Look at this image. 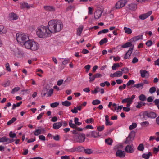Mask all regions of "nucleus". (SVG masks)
Wrapping results in <instances>:
<instances>
[{"instance_id": "f257e3e1", "label": "nucleus", "mask_w": 159, "mask_h": 159, "mask_svg": "<svg viewBox=\"0 0 159 159\" xmlns=\"http://www.w3.org/2000/svg\"><path fill=\"white\" fill-rule=\"evenodd\" d=\"M63 28V25L60 20H54L49 21L47 27L50 34L51 33H55L60 32Z\"/></svg>"}, {"instance_id": "f03ea898", "label": "nucleus", "mask_w": 159, "mask_h": 159, "mask_svg": "<svg viewBox=\"0 0 159 159\" xmlns=\"http://www.w3.org/2000/svg\"><path fill=\"white\" fill-rule=\"evenodd\" d=\"M36 34L40 38H44L50 35L47 28L46 26H41L36 30Z\"/></svg>"}, {"instance_id": "7ed1b4c3", "label": "nucleus", "mask_w": 159, "mask_h": 159, "mask_svg": "<svg viewBox=\"0 0 159 159\" xmlns=\"http://www.w3.org/2000/svg\"><path fill=\"white\" fill-rule=\"evenodd\" d=\"M26 41L24 44L26 48L33 51H36L38 49L39 46L37 43L29 39Z\"/></svg>"}, {"instance_id": "20e7f679", "label": "nucleus", "mask_w": 159, "mask_h": 159, "mask_svg": "<svg viewBox=\"0 0 159 159\" xmlns=\"http://www.w3.org/2000/svg\"><path fill=\"white\" fill-rule=\"evenodd\" d=\"M16 39L18 43L21 45L24 46V44L29 40V37L24 34H17L16 35Z\"/></svg>"}, {"instance_id": "39448f33", "label": "nucleus", "mask_w": 159, "mask_h": 159, "mask_svg": "<svg viewBox=\"0 0 159 159\" xmlns=\"http://www.w3.org/2000/svg\"><path fill=\"white\" fill-rule=\"evenodd\" d=\"M85 139V134L83 133H81L77 135L74 136L73 140L74 142L82 143L84 141Z\"/></svg>"}, {"instance_id": "423d86ee", "label": "nucleus", "mask_w": 159, "mask_h": 159, "mask_svg": "<svg viewBox=\"0 0 159 159\" xmlns=\"http://www.w3.org/2000/svg\"><path fill=\"white\" fill-rule=\"evenodd\" d=\"M135 132L134 131H132L129 134L128 136L126 138L125 143L127 144H130L132 142L135 136Z\"/></svg>"}, {"instance_id": "0eeeda50", "label": "nucleus", "mask_w": 159, "mask_h": 159, "mask_svg": "<svg viewBox=\"0 0 159 159\" xmlns=\"http://www.w3.org/2000/svg\"><path fill=\"white\" fill-rule=\"evenodd\" d=\"M119 147L118 145H116L114 147V150H116L117 149L116 152V155L121 158L124 157L125 156V152L119 149Z\"/></svg>"}, {"instance_id": "6e6552de", "label": "nucleus", "mask_w": 159, "mask_h": 159, "mask_svg": "<svg viewBox=\"0 0 159 159\" xmlns=\"http://www.w3.org/2000/svg\"><path fill=\"white\" fill-rule=\"evenodd\" d=\"M127 2L126 0H121L118 1L115 5V7L113 8L112 9L114 10L116 8L120 9L124 6Z\"/></svg>"}, {"instance_id": "1a4fd4ad", "label": "nucleus", "mask_w": 159, "mask_h": 159, "mask_svg": "<svg viewBox=\"0 0 159 159\" xmlns=\"http://www.w3.org/2000/svg\"><path fill=\"white\" fill-rule=\"evenodd\" d=\"M152 13V11H150L148 12L140 15L139 16V18L141 20H143L149 17Z\"/></svg>"}, {"instance_id": "9d476101", "label": "nucleus", "mask_w": 159, "mask_h": 159, "mask_svg": "<svg viewBox=\"0 0 159 159\" xmlns=\"http://www.w3.org/2000/svg\"><path fill=\"white\" fill-rule=\"evenodd\" d=\"M133 48L134 46H133L132 47H131L129 48V50L127 51L124 57V59H126L129 58L131 55V54Z\"/></svg>"}, {"instance_id": "9b49d317", "label": "nucleus", "mask_w": 159, "mask_h": 159, "mask_svg": "<svg viewBox=\"0 0 159 159\" xmlns=\"http://www.w3.org/2000/svg\"><path fill=\"white\" fill-rule=\"evenodd\" d=\"M125 150L127 153H132L134 152L133 145H128L126 146L125 148Z\"/></svg>"}, {"instance_id": "f8f14e48", "label": "nucleus", "mask_w": 159, "mask_h": 159, "mask_svg": "<svg viewBox=\"0 0 159 159\" xmlns=\"http://www.w3.org/2000/svg\"><path fill=\"white\" fill-rule=\"evenodd\" d=\"M21 8V9H24L26 8L27 9H30V7L33 6V4H28L27 3L23 2L20 4Z\"/></svg>"}, {"instance_id": "ddd939ff", "label": "nucleus", "mask_w": 159, "mask_h": 159, "mask_svg": "<svg viewBox=\"0 0 159 159\" xmlns=\"http://www.w3.org/2000/svg\"><path fill=\"white\" fill-rule=\"evenodd\" d=\"M145 115H146L147 116L151 118H155L157 116L156 113L154 112H148L146 113Z\"/></svg>"}, {"instance_id": "4468645a", "label": "nucleus", "mask_w": 159, "mask_h": 159, "mask_svg": "<svg viewBox=\"0 0 159 159\" xmlns=\"http://www.w3.org/2000/svg\"><path fill=\"white\" fill-rule=\"evenodd\" d=\"M143 35H139L132 38L130 39V41L131 42H135L139 39H142L143 38Z\"/></svg>"}, {"instance_id": "2eb2a0df", "label": "nucleus", "mask_w": 159, "mask_h": 159, "mask_svg": "<svg viewBox=\"0 0 159 159\" xmlns=\"http://www.w3.org/2000/svg\"><path fill=\"white\" fill-rule=\"evenodd\" d=\"M62 125V123L61 122L54 123L53 124V128L54 129L57 130L61 127Z\"/></svg>"}, {"instance_id": "dca6fc26", "label": "nucleus", "mask_w": 159, "mask_h": 159, "mask_svg": "<svg viewBox=\"0 0 159 159\" xmlns=\"http://www.w3.org/2000/svg\"><path fill=\"white\" fill-rule=\"evenodd\" d=\"M141 76L142 78H144L146 75L148 76H149V73L146 70H141L140 71Z\"/></svg>"}, {"instance_id": "f3484780", "label": "nucleus", "mask_w": 159, "mask_h": 159, "mask_svg": "<svg viewBox=\"0 0 159 159\" xmlns=\"http://www.w3.org/2000/svg\"><path fill=\"white\" fill-rule=\"evenodd\" d=\"M102 13V12L100 10L96 11L94 13L95 18V19H99L101 16Z\"/></svg>"}, {"instance_id": "a211bd4d", "label": "nucleus", "mask_w": 159, "mask_h": 159, "mask_svg": "<svg viewBox=\"0 0 159 159\" xmlns=\"http://www.w3.org/2000/svg\"><path fill=\"white\" fill-rule=\"evenodd\" d=\"M44 9L48 11H55V8L52 6H44Z\"/></svg>"}, {"instance_id": "6ab92c4d", "label": "nucleus", "mask_w": 159, "mask_h": 159, "mask_svg": "<svg viewBox=\"0 0 159 159\" xmlns=\"http://www.w3.org/2000/svg\"><path fill=\"white\" fill-rule=\"evenodd\" d=\"M45 131V130L44 129H38L34 131V134L35 136H38L41 133V131Z\"/></svg>"}, {"instance_id": "aec40b11", "label": "nucleus", "mask_w": 159, "mask_h": 159, "mask_svg": "<svg viewBox=\"0 0 159 159\" xmlns=\"http://www.w3.org/2000/svg\"><path fill=\"white\" fill-rule=\"evenodd\" d=\"M144 85V83L141 82L140 83H138L134 84L133 86H132L131 87H135L136 88L138 89L141 88V89H142Z\"/></svg>"}, {"instance_id": "412c9836", "label": "nucleus", "mask_w": 159, "mask_h": 159, "mask_svg": "<svg viewBox=\"0 0 159 159\" xmlns=\"http://www.w3.org/2000/svg\"><path fill=\"white\" fill-rule=\"evenodd\" d=\"M83 26L82 25H80L78 28L77 30V35L80 36L83 31Z\"/></svg>"}, {"instance_id": "4be33fe9", "label": "nucleus", "mask_w": 159, "mask_h": 159, "mask_svg": "<svg viewBox=\"0 0 159 159\" xmlns=\"http://www.w3.org/2000/svg\"><path fill=\"white\" fill-rule=\"evenodd\" d=\"M152 153L150 152H148V154L143 153L142 155V157L145 159H148L150 156H152Z\"/></svg>"}, {"instance_id": "5701e85b", "label": "nucleus", "mask_w": 159, "mask_h": 159, "mask_svg": "<svg viewBox=\"0 0 159 159\" xmlns=\"http://www.w3.org/2000/svg\"><path fill=\"white\" fill-rule=\"evenodd\" d=\"M49 90V88H47L46 87L45 88L43 89L41 93V95L42 97H43L45 96L46 94H47V93L48 92V90Z\"/></svg>"}, {"instance_id": "b1692460", "label": "nucleus", "mask_w": 159, "mask_h": 159, "mask_svg": "<svg viewBox=\"0 0 159 159\" xmlns=\"http://www.w3.org/2000/svg\"><path fill=\"white\" fill-rule=\"evenodd\" d=\"M131 42L130 41V42H128L126 43L125 44H123L122 45V47L123 48H127L128 47H133V46H134V45H133L131 43Z\"/></svg>"}, {"instance_id": "393cba45", "label": "nucleus", "mask_w": 159, "mask_h": 159, "mask_svg": "<svg viewBox=\"0 0 159 159\" xmlns=\"http://www.w3.org/2000/svg\"><path fill=\"white\" fill-rule=\"evenodd\" d=\"M105 142L106 144L109 145H111L113 142V140L111 139L110 138H108L105 139Z\"/></svg>"}, {"instance_id": "a878e982", "label": "nucleus", "mask_w": 159, "mask_h": 159, "mask_svg": "<svg viewBox=\"0 0 159 159\" xmlns=\"http://www.w3.org/2000/svg\"><path fill=\"white\" fill-rule=\"evenodd\" d=\"M99 132H97L95 131H92L91 133V137H93V138H96L99 137Z\"/></svg>"}, {"instance_id": "bb28decb", "label": "nucleus", "mask_w": 159, "mask_h": 159, "mask_svg": "<svg viewBox=\"0 0 159 159\" xmlns=\"http://www.w3.org/2000/svg\"><path fill=\"white\" fill-rule=\"evenodd\" d=\"M105 124L106 125H112V123L109 120V117L108 115L105 116Z\"/></svg>"}, {"instance_id": "cd10ccee", "label": "nucleus", "mask_w": 159, "mask_h": 159, "mask_svg": "<svg viewBox=\"0 0 159 159\" xmlns=\"http://www.w3.org/2000/svg\"><path fill=\"white\" fill-rule=\"evenodd\" d=\"M10 18L13 20H16L18 19L16 15L14 13H11L9 14Z\"/></svg>"}, {"instance_id": "c85d7f7f", "label": "nucleus", "mask_w": 159, "mask_h": 159, "mask_svg": "<svg viewBox=\"0 0 159 159\" xmlns=\"http://www.w3.org/2000/svg\"><path fill=\"white\" fill-rule=\"evenodd\" d=\"M140 125L142 127H147L149 126V123L148 121H146L141 122Z\"/></svg>"}, {"instance_id": "c756f323", "label": "nucleus", "mask_w": 159, "mask_h": 159, "mask_svg": "<svg viewBox=\"0 0 159 159\" xmlns=\"http://www.w3.org/2000/svg\"><path fill=\"white\" fill-rule=\"evenodd\" d=\"M124 29L125 30V32L127 34H130L132 32V30L130 28L125 27H124Z\"/></svg>"}, {"instance_id": "7c9ffc66", "label": "nucleus", "mask_w": 159, "mask_h": 159, "mask_svg": "<svg viewBox=\"0 0 159 159\" xmlns=\"http://www.w3.org/2000/svg\"><path fill=\"white\" fill-rule=\"evenodd\" d=\"M61 103L62 105L67 107L70 106L71 105V103L68 101H65L62 102Z\"/></svg>"}, {"instance_id": "2f4dec72", "label": "nucleus", "mask_w": 159, "mask_h": 159, "mask_svg": "<svg viewBox=\"0 0 159 159\" xmlns=\"http://www.w3.org/2000/svg\"><path fill=\"white\" fill-rule=\"evenodd\" d=\"M137 7V5L135 4H131L129 5V9L132 10H135Z\"/></svg>"}, {"instance_id": "473e14b6", "label": "nucleus", "mask_w": 159, "mask_h": 159, "mask_svg": "<svg viewBox=\"0 0 159 159\" xmlns=\"http://www.w3.org/2000/svg\"><path fill=\"white\" fill-rule=\"evenodd\" d=\"M139 100L141 101H144L146 100V97L143 94H141L139 97Z\"/></svg>"}, {"instance_id": "72a5a7b5", "label": "nucleus", "mask_w": 159, "mask_h": 159, "mask_svg": "<svg viewBox=\"0 0 159 159\" xmlns=\"http://www.w3.org/2000/svg\"><path fill=\"white\" fill-rule=\"evenodd\" d=\"M16 118L13 117L7 123V125H10L11 124L16 121Z\"/></svg>"}, {"instance_id": "f704fd0d", "label": "nucleus", "mask_w": 159, "mask_h": 159, "mask_svg": "<svg viewBox=\"0 0 159 159\" xmlns=\"http://www.w3.org/2000/svg\"><path fill=\"white\" fill-rule=\"evenodd\" d=\"M144 148L143 144V143L140 144L137 147V149L140 151H143Z\"/></svg>"}, {"instance_id": "c9c22d12", "label": "nucleus", "mask_w": 159, "mask_h": 159, "mask_svg": "<svg viewBox=\"0 0 159 159\" xmlns=\"http://www.w3.org/2000/svg\"><path fill=\"white\" fill-rule=\"evenodd\" d=\"M22 103V102L20 101V102L17 103L16 104H13L12 105V109L14 110L16 107L20 106Z\"/></svg>"}, {"instance_id": "e433bc0d", "label": "nucleus", "mask_w": 159, "mask_h": 159, "mask_svg": "<svg viewBox=\"0 0 159 159\" xmlns=\"http://www.w3.org/2000/svg\"><path fill=\"white\" fill-rule=\"evenodd\" d=\"M92 93L93 94H96L98 92L100 91V88L98 86H96L94 90H92Z\"/></svg>"}, {"instance_id": "4c0bfd02", "label": "nucleus", "mask_w": 159, "mask_h": 159, "mask_svg": "<svg viewBox=\"0 0 159 159\" xmlns=\"http://www.w3.org/2000/svg\"><path fill=\"white\" fill-rule=\"evenodd\" d=\"M84 152L88 154H92L93 152L92 150L91 149H84Z\"/></svg>"}, {"instance_id": "58836bf2", "label": "nucleus", "mask_w": 159, "mask_h": 159, "mask_svg": "<svg viewBox=\"0 0 159 159\" xmlns=\"http://www.w3.org/2000/svg\"><path fill=\"white\" fill-rule=\"evenodd\" d=\"M8 139L5 136L0 138V142H7Z\"/></svg>"}, {"instance_id": "ea45409f", "label": "nucleus", "mask_w": 159, "mask_h": 159, "mask_svg": "<svg viewBox=\"0 0 159 159\" xmlns=\"http://www.w3.org/2000/svg\"><path fill=\"white\" fill-rule=\"evenodd\" d=\"M109 31V30L108 29H104L100 31L98 33V35H99L102 33H107Z\"/></svg>"}, {"instance_id": "a19ab883", "label": "nucleus", "mask_w": 159, "mask_h": 159, "mask_svg": "<svg viewBox=\"0 0 159 159\" xmlns=\"http://www.w3.org/2000/svg\"><path fill=\"white\" fill-rule=\"evenodd\" d=\"M53 89L51 88L49 90H48V92L47 93V96H51L53 93Z\"/></svg>"}, {"instance_id": "79ce46f5", "label": "nucleus", "mask_w": 159, "mask_h": 159, "mask_svg": "<svg viewBox=\"0 0 159 159\" xmlns=\"http://www.w3.org/2000/svg\"><path fill=\"white\" fill-rule=\"evenodd\" d=\"M137 124L136 123H133L132 124L130 125L129 127V130H132L137 127Z\"/></svg>"}, {"instance_id": "37998d69", "label": "nucleus", "mask_w": 159, "mask_h": 159, "mask_svg": "<svg viewBox=\"0 0 159 159\" xmlns=\"http://www.w3.org/2000/svg\"><path fill=\"white\" fill-rule=\"evenodd\" d=\"M108 41L107 39V38H104L103 39H102L99 42L100 44L102 45L104 43H107Z\"/></svg>"}, {"instance_id": "c03bdc74", "label": "nucleus", "mask_w": 159, "mask_h": 159, "mask_svg": "<svg viewBox=\"0 0 159 159\" xmlns=\"http://www.w3.org/2000/svg\"><path fill=\"white\" fill-rule=\"evenodd\" d=\"M79 119L77 117L74 118V122L76 125H80L82 124L81 122H78Z\"/></svg>"}, {"instance_id": "a18cd8bd", "label": "nucleus", "mask_w": 159, "mask_h": 159, "mask_svg": "<svg viewBox=\"0 0 159 159\" xmlns=\"http://www.w3.org/2000/svg\"><path fill=\"white\" fill-rule=\"evenodd\" d=\"M100 101L98 99L93 100L92 102V104L93 105H96L99 104L100 103Z\"/></svg>"}, {"instance_id": "49530a36", "label": "nucleus", "mask_w": 159, "mask_h": 159, "mask_svg": "<svg viewBox=\"0 0 159 159\" xmlns=\"http://www.w3.org/2000/svg\"><path fill=\"white\" fill-rule=\"evenodd\" d=\"M20 89V88L19 87H15L13 89H12L11 93L13 94H14L15 92H17Z\"/></svg>"}, {"instance_id": "de8ad7c7", "label": "nucleus", "mask_w": 159, "mask_h": 159, "mask_svg": "<svg viewBox=\"0 0 159 159\" xmlns=\"http://www.w3.org/2000/svg\"><path fill=\"white\" fill-rule=\"evenodd\" d=\"M135 83V81L133 80H129L127 83V86H129L130 85H133Z\"/></svg>"}, {"instance_id": "09e8293b", "label": "nucleus", "mask_w": 159, "mask_h": 159, "mask_svg": "<svg viewBox=\"0 0 159 159\" xmlns=\"http://www.w3.org/2000/svg\"><path fill=\"white\" fill-rule=\"evenodd\" d=\"M120 65L119 63H114L112 66V69L113 70H115L116 69V68L120 67Z\"/></svg>"}, {"instance_id": "8fccbe9b", "label": "nucleus", "mask_w": 159, "mask_h": 159, "mask_svg": "<svg viewBox=\"0 0 159 159\" xmlns=\"http://www.w3.org/2000/svg\"><path fill=\"white\" fill-rule=\"evenodd\" d=\"M70 59L69 58H65L64 59V60L62 62V64L65 65L66 64H67L68 62H70Z\"/></svg>"}, {"instance_id": "3c124183", "label": "nucleus", "mask_w": 159, "mask_h": 159, "mask_svg": "<svg viewBox=\"0 0 159 159\" xmlns=\"http://www.w3.org/2000/svg\"><path fill=\"white\" fill-rule=\"evenodd\" d=\"M6 69L9 72L11 71V69L10 67V65L8 63H7L5 64Z\"/></svg>"}, {"instance_id": "603ef678", "label": "nucleus", "mask_w": 159, "mask_h": 159, "mask_svg": "<svg viewBox=\"0 0 159 159\" xmlns=\"http://www.w3.org/2000/svg\"><path fill=\"white\" fill-rule=\"evenodd\" d=\"M59 104L58 102H55L51 103L50 104V106L52 108H54L57 106L59 105Z\"/></svg>"}, {"instance_id": "864d4df0", "label": "nucleus", "mask_w": 159, "mask_h": 159, "mask_svg": "<svg viewBox=\"0 0 159 159\" xmlns=\"http://www.w3.org/2000/svg\"><path fill=\"white\" fill-rule=\"evenodd\" d=\"M132 101L131 99H130V98H126L123 99L122 101V103H125L126 102H128V101Z\"/></svg>"}, {"instance_id": "5fc2aeb1", "label": "nucleus", "mask_w": 159, "mask_h": 159, "mask_svg": "<svg viewBox=\"0 0 159 159\" xmlns=\"http://www.w3.org/2000/svg\"><path fill=\"white\" fill-rule=\"evenodd\" d=\"M97 130L99 131H101L104 130V125L102 126H98L97 127Z\"/></svg>"}, {"instance_id": "6e6d98bb", "label": "nucleus", "mask_w": 159, "mask_h": 159, "mask_svg": "<svg viewBox=\"0 0 159 159\" xmlns=\"http://www.w3.org/2000/svg\"><path fill=\"white\" fill-rule=\"evenodd\" d=\"M146 113H147V111H144L143 113L142 117L141 118L143 120H145L147 119V118L146 117L147 116L145 115Z\"/></svg>"}, {"instance_id": "4d7b16f0", "label": "nucleus", "mask_w": 159, "mask_h": 159, "mask_svg": "<svg viewBox=\"0 0 159 159\" xmlns=\"http://www.w3.org/2000/svg\"><path fill=\"white\" fill-rule=\"evenodd\" d=\"M94 121L93 119L92 118L87 119L85 120V122L88 124L93 122Z\"/></svg>"}, {"instance_id": "13d9d810", "label": "nucleus", "mask_w": 159, "mask_h": 159, "mask_svg": "<svg viewBox=\"0 0 159 159\" xmlns=\"http://www.w3.org/2000/svg\"><path fill=\"white\" fill-rule=\"evenodd\" d=\"M156 91V88L155 87H152L151 88L149 89V92L151 93L155 92Z\"/></svg>"}, {"instance_id": "bf43d9fd", "label": "nucleus", "mask_w": 159, "mask_h": 159, "mask_svg": "<svg viewBox=\"0 0 159 159\" xmlns=\"http://www.w3.org/2000/svg\"><path fill=\"white\" fill-rule=\"evenodd\" d=\"M115 74L117 77H120L122 75V72L120 71H118L115 72Z\"/></svg>"}, {"instance_id": "052dcab7", "label": "nucleus", "mask_w": 159, "mask_h": 159, "mask_svg": "<svg viewBox=\"0 0 159 159\" xmlns=\"http://www.w3.org/2000/svg\"><path fill=\"white\" fill-rule=\"evenodd\" d=\"M143 102L141 101L139 102H138V105L136 106V107L137 108H140L143 105Z\"/></svg>"}, {"instance_id": "680f3d73", "label": "nucleus", "mask_w": 159, "mask_h": 159, "mask_svg": "<svg viewBox=\"0 0 159 159\" xmlns=\"http://www.w3.org/2000/svg\"><path fill=\"white\" fill-rule=\"evenodd\" d=\"M9 136L12 138L15 137L16 136V134L15 133H13L12 131H11L9 134Z\"/></svg>"}, {"instance_id": "e2e57ef3", "label": "nucleus", "mask_w": 159, "mask_h": 159, "mask_svg": "<svg viewBox=\"0 0 159 159\" xmlns=\"http://www.w3.org/2000/svg\"><path fill=\"white\" fill-rule=\"evenodd\" d=\"M138 59L136 57H134L132 59V63L133 64H135L138 61Z\"/></svg>"}, {"instance_id": "0e129e2a", "label": "nucleus", "mask_w": 159, "mask_h": 159, "mask_svg": "<svg viewBox=\"0 0 159 159\" xmlns=\"http://www.w3.org/2000/svg\"><path fill=\"white\" fill-rule=\"evenodd\" d=\"M152 43V42L151 40H148L146 43V45L148 47H150Z\"/></svg>"}, {"instance_id": "69168bd1", "label": "nucleus", "mask_w": 159, "mask_h": 159, "mask_svg": "<svg viewBox=\"0 0 159 159\" xmlns=\"http://www.w3.org/2000/svg\"><path fill=\"white\" fill-rule=\"evenodd\" d=\"M10 84V82L9 81H7L6 82L2 84V85L4 87H7L9 86Z\"/></svg>"}, {"instance_id": "338daca9", "label": "nucleus", "mask_w": 159, "mask_h": 159, "mask_svg": "<svg viewBox=\"0 0 159 159\" xmlns=\"http://www.w3.org/2000/svg\"><path fill=\"white\" fill-rule=\"evenodd\" d=\"M71 111L74 113H77L78 112V111L76 107H75L73 109L71 110Z\"/></svg>"}, {"instance_id": "774afa93", "label": "nucleus", "mask_w": 159, "mask_h": 159, "mask_svg": "<svg viewBox=\"0 0 159 159\" xmlns=\"http://www.w3.org/2000/svg\"><path fill=\"white\" fill-rule=\"evenodd\" d=\"M158 151H159V145L157 148H154L153 149V152L155 153H157Z\"/></svg>"}]
</instances>
